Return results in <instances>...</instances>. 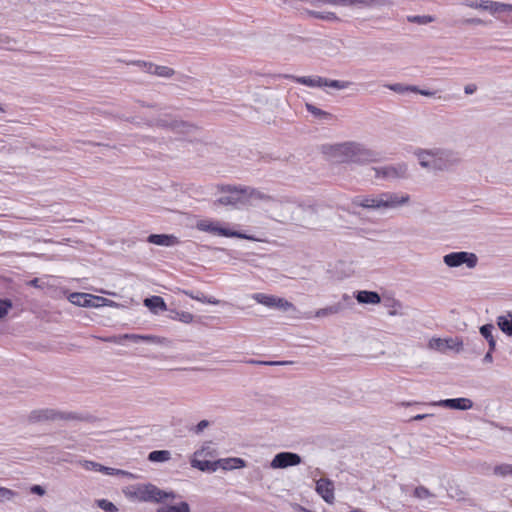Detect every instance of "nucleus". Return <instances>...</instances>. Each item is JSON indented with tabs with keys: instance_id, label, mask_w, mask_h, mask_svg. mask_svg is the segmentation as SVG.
<instances>
[{
	"instance_id": "obj_1",
	"label": "nucleus",
	"mask_w": 512,
	"mask_h": 512,
	"mask_svg": "<svg viewBox=\"0 0 512 512\" xmlns=\"http://www.w3.org/2000/svg\"><path fill=\"white\" fill-rule=\"evenodd\" d=\"M421 167L432 171H443L460 162L459 154L451 149L434 147L415 151Z\"/></svg>"
},
{
	"instance_id": "obj_2",
	"label": "nucleus",
	"mask_w": 512,
	"mask_h": 512,
	"mask_svg": "<svg viewBox=\"0 0 512 512\" xmlns=\"http://www.w3.org/2000/svg\"><path fill=\"white\" fill-rule=\"evenodd\" d=\"M331 155L339 162L366 164L376 162L379 154L357 142H344L331 147Z\"/></svg>"
},
{
	"instance_id": "obj_3",
	"label": "nucleus",
	"mask_w": 512,
	"mask_h": 512,
	"mask_svg": "<svg viewBox=\"0 0 512 512\" xmlns=\"http://www.w3.org/2000/svg\"><path fill=\"white\" fill-rule=\"evenodd\" d=\"M284 78L291 79L296 83L308 86V87H331L338 90L346 89L350 87L351 82L341 80H331L320 76H294L284 75Z\"/></svg>"
},
{
	"instance_id": "obj_4",
	"label": "nucleus",
	"mask_w": 512,
	"mask_h": 512,
	"mask_svg": "<svg viewBox=\"0 0 512 512\" xmlns=\"http://www.w3.org/2000/svg\"><path fill=\"white\" fill-rule=\"evenodd\" d=\"M83 418L75 412L58 411L55 409H37L31 411L28 420L31 423L56 420H82Z\"/></svg>"
},
{
	"instance_id": "obj_5",
	"label": "nucleus",
	"mask_w": 512,
	"mask_h": 512,
	"mask_svg": "<svg viewBox=\"0 0 512 512\" xmlns=\"http://www.w3.org/2000/svg\"><path fill=\"white\" fill-rule=\"evenodd\" d=\"M134 496L143 502L162 503L167 498H174L173 492H166L153 484L138 485L134 489Z\"/></svg>"
},
{
	"instance_id": "obj_6",
	"label": "nucleus",
	"mask_w": 512,
	"mask_h": 512,
	"mask_svg": "<svg viewBox=\"0 0 512 512\" xmlns=\"http://www.w3.org/2000/svg\"><path fill=\"white\" fill-rule=\"evenodd\" d=\"M220 192L224 194L216 201L220 205L237 207L246 204L244 186H221Z\"/></svg>"
},
{
	"instance_id": "obj_7",
	"label": "nucleus",
	"mask_w": 512,
	"mask_h": 512,
	"mask_svg": "<svg viewBox=\"0 0 512 512\" xmlns=\"http://www.w3.org/2000/svg\"><path fill=\"white\" fill-rule=\"evenodd\" d=\"M194 466H196V469L200 471H208V472H215L218 468H222L224 470L228 469H238L243 468L246 466L245 460L242 458H226V459H219L215 460L214 462H198L194 461Z\"/></svg>"
},
{
	"instance_id": "obj_8",
	"label": "nucleus",
	"mask_w": 512,
	"mask_h": 512,
	"mask_svg": "<svg viewBox=\"0 0 512 512\" xmlns=\"http://www.w3.org/2000/svg\"><path fill=\"white\" fill-rule=\"evenodd\" d=\"M443 262L450 268H456L460 267L461 265H466L469 269H473L476 267L478 263V257L475 253L472 252H451L449 254L444 255Z\"/></svg>"
},
{
	"instance_id": "obj_9",
	"label": "nucleus",
	"mask_w": 512,
	"mask_h": 512,
	"mask_svg": "<svg viewBox=\"0 0 512 512\" xmlns=\"http://www.w3.org/2000/svg\"><path fill=\"white\" fill-rule=\"evenodd\" d=\"M196 228L203 232H209V233L217 234V235L224 236V237H236V238L248 239V240L252 239V237H250L244 233H241L238 231H233L228 228L220 227L219 222H217V221L200 220L197 222Z\"/></svg>"
},
{
	"instance_id": "obj_10",
	"label": "nucleus",
	"mask_w": 512,
	"mask_h": 512,
	"mask_svg": "<svg viewBox=\"0 0 512 512\" xmlns=\"http://www.w3.org/2000/svg\"><path fill=\"white\" fill-rule=\"evenodd\" d=\"M381 199L383 204V211L398 209L402 206L409 204L410 195L404 192H382Z\"/></svg>"
},
{
	"instance_id": "obj_11",
	"label": "nucleus",
	"mask_w": 512,
	"mask_h": 512,
	"mask_svg": "<svg viewBox=\"0 0 512 512\" xmlns=\"http://www.w3.org/2000/svg\"><path fill=\"white\" fill-rule=\"evenodd\" d=\"M375 173V178L386 180L404 178L407 173V166L405 164L388 165L383 167H374L371 169Z\"/></svg>"
},
{
	"instance_id": "obj_12",
	"label": "nucleus",
	"mask_w": 512,
	"mask_h": 512,
	"mask_svg": "<svg viewBox=\"0 0 512 512\" xmlns=\"http://www.w3.org/2000/svg\"><path fill=\"white\" fill-rule=\"evenodd\" d=\"M68 299L72 304L80 307H100L106 301L103 297L81 292L71 293Z\"/></svg>"
},
{
	"instance_id": "obj_13",
	"label": "nucleus",
	"mask_w": 512,
	"mask_h": 512,
	"mask_svg": "<svg viewBox=\"0 0 512 512\" xmlns=\"http://www.w3.org/2000/svg\"><path fill=\"white\" fill-rule=\"evenodd\" d=\"M302 458L297 453L293 452H280L277 453L270 463L273 469H284L291 466L299 465Z\"/></svg>"
},
{
	"instance_id": "obj_14",
	"label": "nucleus",
	"mask_w": 512,
	"mask_h": 512,
	"mask_svg": "<svg viewBox=\"0 0 512 512\" xmlns=\"http://www.w3.org/2000/svg\"><path fill=\"white\" fill-rule=\"evenodd\" d=\"M430 349L437 350L440 352H445L446 350H455L456 352H460L463 349V342L458 338L453 339H441V338H432L428 344Z\"/></svg>"
},
{
	"instance_id": "obj_15",
	"label": "nucleus",
	"mask_w": 512,
	"mask_h": 512,
	"mask_svg": "<svg viewBox=\"0 0 512 512\" xmlns=\"http://www.w3.org/2000/svg\"><path fill=\"white\" fill-rule=\"evenodd\" d=\"M130 340L135 343H138L140 341L152 343V344H164L166 342L165 338H161L155 335H139V334H123L120 337H109L105 338L104 341L106 342H116L120 343L119 340Z\"/></svg>"
},
{
	"instance_id": "obj_16",
	"label": "nucleus",
	"mask_w": 512,
	"mask_h": 512,
	"mask_svg": "<svg viewBox=\"0 0 512 512\" xmlns=\"http://www.w3.org/2000/svg\"><path fill=\"white\" fill-rule=\"evenodd\" d=\"M315 490L326 503H334V483L332 480L328 478H320L319 480L316 481Z\"/></svg>"
},
{
	"instance_id": "obj_17",
	"label": "nucleus",
	"mask_w": 512,
	"mask_h": 512,
	"mask_svg": "<svg viewBox=\"0 0 512 512\" xmlns=\"http://www.w3.org/2000/svg\"><path fill=\"white\" fill-rule=\"evenodd\" d=\"M82 466L85 470L102 472L106 475H121L125 477H132V474L128 471L107 467L94 461L85 460L82 463Z\"/></svg>"
},
{
	"instance_id": "obj_18",
	"label": "nucleus",
	"mask_w": 512,
	"mask_h": 512,
	"mask_svg": "<svg viewBox=\"0 0 512 512\" xmlns=\"http://www.w3.org/2000/svg\"><path fill=\"white\" fill-rule=\"evenodd\" d=\"M352 203L362 208L383 211L381 194L375 196H357L353 199Z\"/></svg>"
},
{
	"instance_id": "obj_19",
	"label": "nucleus",
	"mask_w": 512,
	"mask_h": 512,
	"mask_svg": "<svg viewBox=\"0 0 512 512\" xmlns=\"http://www.w3.org/2000/svg\"><path fill=\"white\" fill-rule=\"evenodd\" d=\"M217 456V451L214 448L213 444L211 442H205L201 448L196 450L194 452L193 458L191 459L190 463L193 468H196L194 466V461L198 462H212L211 460H208L207 458H215Z\"/></svg>"
},
{
	"instance_id": "obj_20",
	"label": "nucleus",
	"mask_w": 512,
	"mask_h": 512,
	"mask_svg": "<svg viewBox=\"0 0 512 512\" xmlns=\"http://www.w3.org/2000/svg\"><path fill=\"white\" fill-rule=\"evenodd\" d=\"M432 405L456 410H468L472 408L473 402L468 398H453L439 400L433 402Z\"/></svg>"
},
{
	"instance_id": "obj_21",
	"label": "nucleus",
	"mask_w": 512,
	"mask_h": 512,
	"mask_svg": "<svg viewBox=\"0 0 512 512\" xmlns=\"http://www.w3.org/2000/svg\"><path fill=\"white\" fill-rule=\"evenodd\" d=\"M147 241L151 244L166 247L174 246L179 243L176 236L168 234H151L148 236Z\"/></svg>"
},
{
	"instance_id": "obj_22",
	"label": "nucleus",
	"mask_w": 512,
	"mask_h": 512,
	"mask_svg": "<svg viewBox=\"0 0 512 512\" xmlns=\"http://www.w3.org/2000/svg\"><path fill=\"white\" fill-rule=\"evenodd\" d=\"M485 11L490 12L492 15H501L504 13L512 12V5L497 1L486 0Z\"/></svg>"
},
{
	"instance_id": "obj_23",
	"label": "nucleus",
	"mask_w": 512,
	"mask_h": 512,
	"mask_svg": "<svg viewBox=\"0 0 512 512\" xmlns=\"http://www.w3.org/2000/svg\"><path fill=\"white\" fill-rule=\"evenodd\" d=\"M356 300L360 304H379L381 302L380 295L375 291L362 290L355 294Z\"/></svg>"
},
{
	"instance_id": "obj_24",
	"label": "nucleus",
	"mask_w": 512,
	"mask_h": 512,
	"mask_svg": "<svg viewBox=\"0 0 512 512\" xmlns=\"http://www.w3.org/2000/svg\"><path fill=\"white\" fill-rule=\"evenodd\" d=\"M304 13L311 18H315V19H319V20H323V21H328V22H339L340 21V18L336 15V13L330 12V11H316V10L305 9Z\"/></svg>"
},
{
	"instance_id": "obj_25",
	"label": "nucleus",
	"mask_w": 512,
	"mask_h": 512,
	"mask_svg": "<svg viewBox=\"0 0 512 512\" xmlns=\"http://www.w3.org/2000/svg\"><path fill=\"white\" fill-rule=\"evenodd\" d=\"M144 68L147 72L155 74L160 77H171L174 74V70L167 66H158L152 63H143Z\"/></svg>"
},
{
	"instance_id": "obj_26",
	"label": "nucleus",
	"mask_w": 512,
	"mask_h": 512,
	"mask_svg": "<svg viewBox=\"0 0 512 512\" xmlns=\"http://www.w3.org/2000/svg\"><path fill=\"white\" fill-rule=\"evenodd\" d=\"M497 325L499 329L507 336H512V312L497 317Z\"/></svg>"
},
{
	"instance_id": "obj_27",
	"label": "nucleus",
	"mask_w": 512,
	"mask_h": 512,
	"mask_svg": "<svg viewBox=\"0 0 512 512\" xmlns=\"http://www.w3.org/2000/svg\"><path fill=\"white\" fill-rule=\"evenodd\" d=\"M144 305L151 311L156 312V309L167 310L164 299L160 296H151L144 300Z\"/></svg>"
},
{
	"instance_id": "obj_28",
	"label": "nucleus",
	"mask_w": 512,
	"mask_h": 512,
	"mask_svg": "<svg viewBox=\"0 0 512 512\" xmlns=\"http://www.w3.org/2000/svg\"><path fill=\"white\" fill-rule=\"evenodd\" d=\"M390 0H353L352 6L359 8H373L390 5Z\"/></svg>"
},
{
	"instance_id": "obj_29",
	"label": "nucleus",
	"mask_w": 512,
	"mask_h": 512,
	"mask_svg": "<svg viewBox=\"0 0 512 512\" xmlns=\"http://www.w3.org/2000/svg\"><path fill=\"white\" fill-rule=\"evenodd\" d=\"M245 190V203L247 204L251 199H259V200H270L271 197L266 195L265 193L261 192L260 190H257L252 187L244 186Z\"/></svg>"
},
{
	"instance_id": "obj_30",
	"label": "nucleus",
	"mask_w": 512,
	"mask_h": 512,
	"mask_svg": "<svg viewBox=\"0 0 512 512\" xmlns=\"http://www.w3.org/2000/svg\"><path fill=\"white\" fill-rule=\"evenodd\" d=\"M305 107L306 110L317 119L330 120L333 118V115L331 113L324 111L311 103H306Z\"/></svg>"
},
{
	"instance_id": "obj_31",
	"label": "nucleus",
	"mask_w": 512,
	"mask_h": 512,
	"mask_svg": "<svg viewBox=\"0 0 512 512\" xmlns=\"http://www.w3.org/2000/svg\"><path fill=\"white\" fill-rule=\"evenodd\" d=\"M156 512H190V506L183 501L175 505H163Z\"/></svg>"
},
{
	"instance_id": "obj_32",
	"label": "nucleus",
	"mask_w": 512,
	"mask_h": 512,
	"mask_svg": "<svg viewBox=\"0 0 512 512\" xmlns=\"http://www.w3.org/2000/svg\"><path fill=\"white\" fill-rule=\"evenodd\" d=\"M342 309H343L342 305L340 303H337V304H334V305H331V306H328L325 308L318 309L315 312L314 316L318 317V318L326 317L329 315L337 314L340 311H342Z\"/></svg>"
},
{
	"instance_id": "obj_33",
	"label": "nucleus",
	"mask_w": 512,
	"mask_h": 512,
	"mask_svg": "<svg viewBox=\"0 0 512 512\" xmlns=\"http://www.w3.org/2000/svg\"><path fill=\"white\" fill-rule=\"evenodd\" d=\"M252 298L260 303V304H263L267 307H274L275 304H276V298L275 296H272V295H267V294H264V293H255L253 294Z\"/></svg>"
},
{
	"instance_id": "obj_34",
	"label": "nucleus",
	"mask_w": 512,
	"mask_h": 512,
	"mask_svg": "<svg viewBox=\"0 0 512 512\" xmlns=\"http://www.w3.org/2000/svg\"><path fill=\"white\" fill-rule=\"evenodd\" d=\"M384 86L398 94H405L407 92L416 91V86H414V85H404L401 83H394V84H385Z\"/></svg>"
},
{
	"instance_id": "obj_35",
	"label": "nucleus",
	"mask_w": 512,
	"mask_h": 512,
	"mask_svg": "<svg viewBox=\"0 0 512 512\" xmlns=\"http://www.w3.org/2000/svg\"><path fill=\"white\" fill-rule=\"evenodd\" d=\"M148 459L152 462H165L170 459V452L167 450H154L149 453Z\"/></svg>"
},
{
	"instance_id": "obj_36",
	"label": "nucleus",
	"mask_w": 512,
	"mask_h": 512,
	"mask_svg": "<svg viewBox=\"0 0 512 512\" xmlns=\"http://www.w3.org/2000/svg\"><path fill=\"white\" fill-rule=\"evenodd\" d=\"M170 318L189 324L193 321L194 316L190 312L173 310L171 311Z\"/></svg>"
},
{
	"instance_id": "obj_37",
	"label": "nucleus",
	"mask_w": 512,
	"mask_h": 512,
	"mask_svg": "<svg viewBox=\"0 0 512 512\" xmlns=\"http://www.w3.org/2000/svg\"><path fill=\"white\" fill-rule=\"evenodd\" d=\"M407 20L411 23H416L419 25H426V24L433 22L435 19L433 16H430V15H413V16H408Z\"/></svg>"
},
{
	"instance_id": "obj_38",
	"label": "nucleus",
	"mask_w": 512,
	"mask_h": 512,
	"mask_svg": "<svg viewBox=\"0 0 512 512\" xmlns=\"http://www.w3.org/2000/svg\"><path fill=\"white\" fill-rule=\"evenodd\" d=\"M16 41L6 34H0V48L14 50Z\"/></svg>"
},
{
	"instance_id": "obj_39",
	"label": "nucleus",
	"mask_w": 512,
	"mask_h": 512,
	"mask_svg": "<svg viewBox=\"0 0 512 512\" xmlns=\"http://www.w3.org/2000/svg\"><path fill=\"white\" fill-rule=\"evenodd\" d=\"M494 474L506 477L508 475L512 476V465L511 464H501L494 467Z\"/></svg>"
},
{
	"instance_id": "obj_40",
	"label": "nucleus",
	"mask_w": 512,
	"mask_h": 512,
	"mask_svg": "<svg viewBox=\"0 0 512 512\" xmlns=\"http://www.w3.org/2000/svg\"><path fill=\"white\" fill-rule=\"evenodd\" d=\"M17 495L16 491L0 486V502L11 501Z\"/></svg>"
},
{
	"instance_id": "obj_41",
	"label": "nucleus",
	"mask_w": 512,
	"mask_h": 512,
	"mask_svg": "<svg viewBox=\"0 0 512 512\" xmlns=\"http://www.w3.org/2000/svg\"><path fill=\"white\" fill-rule=\"evenodd\" d=\"M247 363L255 364V365H268V366H278V365H288L291 364L290 361H260V360H248Z\"/></svg>"
},
{
	"instance_id": "obj_42",
	"label": "nucleus",
	"mask_w": 512,
	"mask_h": 512,
	"mask_svg": "<svg viewBox=\"0 0 512 512\" xmlns=\"http://www.w3.org/2000/svg\"><path fill=\"white\" fill-rule=\"evenodd\" d=\"M414 496L418 499H427L432 497L433 494L424 486H418L414 490Z\"/></svg>"
},
{
	"instance_id": "obj_43",
	"label": "nucleus",
	"mask_w": 512,
	"mask_h": 512,
	"mask_svg": "<svg viewBox=\"0 0 512 512\" xmlns=\"http://www.w3.org/2000/svg\"><path fill=\"white\" fill-rule=\"evenodd\" d=\"M97 504L100 508H102L106 512H116L117 507L110 501L106 499H100L97 501Z\"/></svg>"
},
{
	"instance_id": "obj_44",
	"label": "nucleus",
	"mask_w": 512,
	"mask_h": 512,
	"mask_svg": "<svg viewBox=\"0 0 512 512\" xmlns=\"http://www.w3.org/2000/svg\"><path fill=\"white\" fill-rule=\"evenodd\" d=\"M12 307V302L9 299H0V319L8 314L9 309Z\"/></svg>"
},
{
	"instance_id": "obj_45",
	"label": "nucleus",
	"mask_w": 512,
	"mask_h": 512,
	"mask_svg": "<svg viewBox=\"0 0 512 512\" xmlns=\"http://www.w3.org/2000/svg\"><path fill=\"white\" fill-rule=\"evenodd\" d=\"M463 5L472 9H481L485 10L486 0L485 1H475V0H465Z\"/></svg>"
},
{
	"instance_id": "obj_46",
	"label": "nucleus",
	"mask_w": 512,
	"mask_h": 512,
	"mask_svg": "<svg viewBox=\"0 0 512 512\" xmlns=\"http://www.w3.org/2000/svg\"><path fill=\"white\" fill-rule=\"evenodd\" d=\"M494 330V326L492 324H485L480 327V333L481 335L486 339L489 340L491 338H494L492 335V331Z\"/></svg>"
},
{
	"instance_id": "obj_47",
	"label": "nucleus",
	"mask_w": 512,
	"mask_h": 512,
	"mask_svg": "<svg viewBox=\"0 0 512 512\" xmlns=\"http://www.w3.org/2000/svg\"><path fill=\"white\" fill-rule=\"evenodd\" d=\"M274 307L287 311L293 307V304L284 298H276V304Z\"/></svg>"
},
{
	"instance_id": "obj_48",
	"label": "nucleus",
	"mask_w": 512,
	"mask_h": 512,
	"mask_svg": "<svg viewBox=\"0 0 512 512\" xmlns=\"http://www.w3.org/2000/svg\"><path fill=\"white\" fill-rule=\"evenodd\" d=\"M210 425L208 420H201L194 428H192V431L196 434H200L203 432L205 428H207Z\"/></svg>"
},
{
	"instance_id": "obj_49",
	"label": "nucleus",
	"mask_w": 512,
	"mask_h": 512,
	"mask_svg": "<svg viewBox=\"0 0 512 512\" xmlns=\"http://www.w3.org/2000/svg\"><path fill=\"white\" fill-rule=\"evenodd\" d=\"M183 293L194 300L200 301L202 303L205 302V300H204L205 295H203V294L194 295L193 292L186 291V290H183Z\"/></svg>"
},
{
	"instance_id": "obj_50",
	"label": "nucleus",
	"mask_w": 512,
	"mask_h": 512,
	"mask_svg": "<svg viewBox=\"0 0 512 512\" xmlns=\"http://www.w3.org/2000/svg\"><path fill=\"white\" fill-rule=\"evenodd\" d=\"M31 493L43 496L45 494V489L40 485H33L30 489Z\"/></svg>"
},
{
	"instance_id": "obj_51",
	"label": "nucleus",
	"mask_w": 512,
	"mask_h": 512,
	"mask_svg": "<svg viewBox=\"0 0 512 512\" xmlns=\"http://www.w3.org/2000/svg\"><path fill=\"white\" fill-rule=\"evenodd\" d=\"M414 93H418V94H421L423 96H427V97H433L435 96L436 92L435 91H430V90H424V89H420L416 86V91H413Z\"/></svg>"
},
{
	"instance_id": "obj_52",
	"label": "nucleus",
	"mask_w": 512,
	"mask_h": 512,
	"mask_svg": "<svg viewBox=\"0 0 512 512\" xmlns=\"http://www.w3.org/2000/svg\"><path fill=\"white\" fill-rule=\"evenodd\" d=\"M307 3H309L311 6L320 8L323 5H325L324 0H305Z\"/></svg>"
},
{
	"instance_id": "obj_53",
	"label": "nucleus",
	"mask_w": 512,
	"mask_h": 512,
	"mask_svg": "<svg viewBox=\"0 0 512 512\" xmlns=\"http://www.w3.org/2000/svg\"><path fill=\"white\" fill-rule=\"evenodd\" d=\"M477 90V86L475 84H468L464 87V92L467 95L473 94Z\"/></svg>"
},
{
	"instance_id": "obj_54",
	"label": "nucleus",
	"mask_w": 512,
	"mask_h": 512,
	"mask_svg": "<svg viewBox=\"0 0 512 512\" xmlns=\"http://www.w3.org/2000/svg\"><path fill=\"white\" fill-rule=\"evenodd\" d=\"M204 300L205 302L204 303H208V304H212V305H218L219 304V300L216 299V298H213V297H207L205 296L204 297Z\"/></svg>"
},
{
	"instance_id": "obj_55",
	"label": "nucleus",
	"mask_w": 512,
	"mask_h": 512,
	"mask_svg": "<svg viewBox=\"0 0 512 512\" xmlns=\"http://www.w3.org/2000/svg\"><path fill=\"white\" fill-rule=\"evenodd\" d=\"M353 0H337V6H352Z\"/></svg>"
},
{
	"instance_id": "obj_56",
	"label": "nucleus",
	"mask_w": 512,
	"mask_h": 512,
	"mask_svg": "<svg viewBox=\"0 0 512 512\" xmlns=\"http://www.w3.org/2000/svg\"><path fill=\"white\" fill-rule=\"evenodd\" d=\"M431 416V414H418L414 417L411 418L412 421H420V420H423L427 417Z\"/></svg>"
},
{
	"instance_id": "obj_57",
	"label": "nucleus",
	"mask_w": 512,
	"mask_h": 512,
	"mask_svg": "<svg viewBox=\"0 0 512 512\" xmlns=\"http://www.w3.org/2000/svg\"><path fill=\"white\" fill-rule=\"evenodd\" d=\"M466 24H482V20L478 18L466 19L464 20Z\"/></svg>"
},
{
	"instance_id": "obj_58",
	"label": "nucleus",
	"mask_w": 512,
	"mask_h": 512,
	"mask_svg": "<svg viewBox=\"0 0 512 512\" xmlns=\"http://www.w3.org/2000/svg\"><path fill=\"white\" fill-rule=\"evenodd\" d=\"M488 344H489V351L488 352H493L495 347H496V340L494 338H491L489 340H487Z\"/></svg>"
},
{
	"instance_id": "obj_59",
	"label": "nucleus",
	"mask_w": 512,
	"mask_h": 512,
	"mask_svg": "<svg viewBox=\"0 0 512 512\" xmlns=\"http://www.w3.org/2000/svg\"><path fill=\"white\" fill-rule=\"evenodd\" d=\"M492 361H493L492 352H487L483 358V362L484 363H492Z\"/></svg>"
},
{
	"instance_id": "obj_60",
	"label": "nucleus",
	"mask_w": 512,
	"mask_h": 512,
	"mask_svg": "<svg viewBox=\"0 0 512 512\" xmlns=\"http://www.w3.org/2000/svg\"><path fill=\"white\" fill-rule=\"evenodd\" d=\"M157 125L161 126V127H169V126H172V123H167L166 121L159 120V121H157Z\"/></svg>"
},
{
	"instance_id": "obj_61",
	"label": "nucleus",
	"mask_w": 512,
	"mask_h": 512,
	"mask_svg": "<svg viewBox=\"0 0 512 512\" xmlns=\"http://www.w3.org/2000/svg\"><path fill=\"white\" fill-rule=\"evenodd\" d=\"M325 4L337 6V0H324Z\"/></svg>"
},
{
	"instance_id": "obj_62",
	"label": "nucleus",
	"mask_w": 512,
	"mask_h": 512,
	"mask_svg": "<svg viewBox=\"0 0 512 512\" xmlns=\"http://www.w3.org/2000/svg\"><path fill=\"white\" fill-rule=\"evenodd\" d=\"M30 284L33 286H38V279L35 278V279L31 280Z\"/></svg>"
},
{
	"instance_id": "obj_63",
	"label": "nucleus",
	"mask_w": 512,
	"mask_h": 512,
	"mask_svg": "<svg viewBox=\"0 0 512 512\" xmlns=\"http://www.w3.org/2000/svg\"><path fill=\"white\" fill-rule=\"evenodd\" d=\"M343 298L346 300V299H348V298H349V296L345 294V295L343 296Z\"/></svg>"
},
{
	"instance_id": "obj_64",
	"label": "nucleus",
	"mask_w": 512,
	"mask_h": 512,
	"mask_svg": "<svg viewBox=\"0 0 512 512\" xmlns=\"http://www.w3.org/2000/svg\"><path fill=\"white\" fill-rule=\"evenodd\" d=\"M37 512H46V511L42 509V510H38Z\"/></svg>"
}]
</instances>
